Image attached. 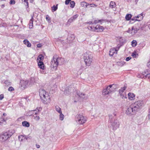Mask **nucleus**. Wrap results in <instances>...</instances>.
Listing matches in <instances>:
<instances>
[{"label": "nucleus", "instance_id": "obj_1", "mask_svg": "<svg viewBox=\"0 0 150 150\" xmlns=\"http://www.w3.org/2000/svg\"><path fill=\"white\" fill-rule=\"evenodd\" d=\"M144 105L143 100H139L132 103L128 108L126 113L128 115H134L140 110Z\"/></svg>", "mask_w": 150, "mask_h": 150}, {"label": "nucleus", "instance_id": "obj_2", "mask_svg": "<svg viewBox=\"0 0 150 150\" xmlns=\"http://www.w3.org/2000/svg\"><path fill=\"white\" fill-rule=\"evenodd\" d=\"M39 94L42 102L44 104H47L51 101V97L48 93L43 89H40L39 90Z\"/></svg>", "mask_w": 150, "mask_h": 150}, {"label": "nucleus", "instance_id": "obj_3", "mask_svg": "<svg viewBox=\"0 0 150 150\" xmlns=\"http://www.w3.org/2000/svg\"><path fill=\"white\" fill-rule=\"evenodd\" d=\"M83 59L86 66L90 65L93 61V55L91 52H86L83 54Z\"/></svg>", "mask_w": 150, "mask_h": 150}, {"label": "nucleus", "instance_id": "obj_4", "mask_svg": "<svg viewBox=\"0 0 150 150\" xmlns=\"http://www.w3.org/2000/svg\"><path fill=\"white\" fill-rule=\"evenodd\" d=\"M62 60H63V59L59 57L55 59L53 57V59L51 60V67L54 69H56L59 64V65L62 64V62H60V61Z\"/></svg>", "mask_w": 150, "mask_h": 150}, {"label": "nucleus", "instance_id": "obj_5", "mask_svg": "<svg viewBox=\"0 0 150 150\" xmlns=\"http://www.w3.org/2000/svg\"><path fill=\"white\" fill-rule=\"evenodd\" d=\"M13 134L11 132H3L0 134V141L4 142L11 137Z\"/></svg>", "mask_w": 150, "mask_h": 150}, {"label": "nucleus", "instance_id": "obj_6", "mask_svg": "<svg viewBox=\"0 0 150 150\" xmlns=\"http://www.w3.org/2000/svg\"><path fill=\"white\" fill-rule=\"evenodd\" d=\"M75 120L78 124H82L86 122V120L83 115L80 114H78L76 116Z\"/></svg>", "mask_w": 150, "mask_h": 150}, {"label": "nucleus", "instance_id": "obj_7", "mask_svg": "<svg viewBox=\"0 0 150 150\" xmlns=\"http://www.w3.org/2000/svg\"><path fill=\"white\" fill-rule=\"evenodd\" d=\"M110 123L112 127L113 130H115L119 128V124L117 120L114 119V120H111Z\"/></svg>", "mask_w": 150, "mask_h": 150}, {"label": "nucleus", "instance_id": "obj_8", "mask_svg": "<svg viewBox=\"0 0 150 150\" xmlns=\"http://www.w3.org/2000/svg\"><path fill=\"white\" fill-rule=\"evenodd\" d=\"M93 31L96 32H101L104 30V28L100 25H97L96 27H93Z\"/></svg>", "mask_w": 150, "mask_h": 150}, {"label": "nucleus", "instance_id": "obj_9", "mask_svg": "<svg viewBox=\"0 0 150 150\" xmlns=\"http://www.w3.org/2000/svg\"><path fill=\"white\" fill-rule=\"evenodd\" d=\"M112 93L110 88H109V86H107L105 89H104L102 92L103 95L105 96Z\"/></svg>", "mask_w": 150, "mask_h": 150}, {"label": "nucleus", "instance_id": "obj_10", "mask_svg": "<svg viewBox=\"0 0 150 150\" xmlns=\"http://www.w3.org/2000/svg\"><path fill=\"white\" fill-rule=\"evenodd\" d=\"M126 88L127 87L125 86H124L123 87H122L121 89L119 90V94L122 98H123L124 97L126 98L125 97L126 95H124L122 94V93Z\"/></svg>", "mask_w": 150, "mask_h": 150}, {"label": "nucleus", "instance_id": "obj_11", "mask_svg": "<svg viewBox=\"0 0 150 150\" xmlns=\"http://www.w3.org/2000/svg\"><path fill=\"white\" fill-rule=\"evenodd\" d=\"M119 40L120 44H118L117 46V48H118V50H119L120 47L123 45L125 41L122 37L120 38Z\"/></svg>", "mask_w": 150, "mask_h": 150}, {"label": "nucleus", "instance_id": "obj_12", "mask_svg": "<svg viewBox=\"0 0 150 150\" xmlns=\"http://www.w3.org/2000/svg\"><path fill=\"white\" fill-rule=\"evenodd\" d=\"M78 16L79 15L77 14L73 16L72 17L69 19L67 22V23H68L69 22L70 23L72 22L75 20H76Z\"/></svg>", "mask_w": 150, "mask_h": 150}, {"label": "nucleus", "instance_id": "obj_13", "mask_svg": "<svg viewBox=\"0 0 150 150\" xmlns=\"http://www.w3.org/2000/svg\"><path fill=\"white\" fill-rule=\"evenodd\" d=\"M38 66L42 70L45 69V65L43 62L40 61H39L38 62Z\"/></svg>", "mask_w": 150, "mask_h": 150}, {"label": "nucleus", "instance_id": "obj_14", "mask_svg": "<svg viewBox=\"0 0 150 150\" xmlns=\"http://www.w3.org/2000/svg\"><path fill=\"white\" fill-rule=\"evenodd\" d=\"M140 30H142V28L141 27H138V28H136L135 27L132 26V30H134L133 34L137 33Z\"/></svg>", "mask_w": 150, "mask_h": 150}, {"label": "nucleus", "instance_id": "obj_15", "mask_svg": "<svg viewBox=\"0 0 150 150\" xmlns=\"http://www.w3.org/2000/svg\"><path fill=\"white\" fill-rule=\"evenodd\" d=\"M28 83L27 81L21 80L20 82V85L23 88H25Z\"/></svg>", "mask_w": 150, "mask_h": 150}, {"label": "nucleus", "instance_id": "obj_16", "mask_svg": "<svg viewBox=\"0 0 150 150\" xmlns=\"http://www.w3.org/2000/svg\"><path fill=\"white\" fill-rule=\"evenodd\" d=\"M80 4L81 6L83 7L84 8H89V4L86 2L85 1H82L80 2Z\"/></svg>", "mask_w": 150, "mask_h": 150}, {"label": "nucleus", "instance_id": "obj_17", "mask_svg": "<svg viewBox=\"0 0 150 150\" xmlns=\"http://www.w3.org/2000/svg\"><path fill=\"white\" fill-rule=\"evenodd\" d=\"M76 93L78 96L81 98L82 99L85 98V94L84 93L81 92L79 91H77Z\"/></svg>", "mask_w": 150, "mask_h": 150}, {"label": "nucleus", "instance_id": "obj_18", "mask_svg": "<svg viewBox=\"0 0 150 150\" xmlns=\"http://www.w3.org/2000/svg\"><path fill=\"white\" fill-rule=\"evenodd\" d=\"M136 16L137 18H138V19H136V20H137V21H140L143 19V13H142L138 15L137 16Z\"/></svg>", "mask_w": 150, "mask_h": 150}, {"label": "nucleus", "instance_id": "obj_19", "mask_svg": "<svg viewBox=\"0 0 150 150\" xmlns=\"http://www.w3.org/2000/svg\"><path fill=\"white\" fill-rule=\"evenodd\" d=\"M31 18L30 21L29 23V27L30 28H32L33 26V16H31Z\"/></svg>", "mask_w": 150, "mask_h": 150}, {"label": "nucleus", "instance_id": "obj_20", "mask_svg": "<svg viewBox=\"0 0 150 150\" xmlns=\"http://www.w3.org/2000/svg\"><path fill=\"white\" fill-rule=\"evenodd\" d=\"M118 50V48H117V47H116L115 50L113 49H110V51L109 55L111 56H112L115 51H117Z\"/></svg>", "mask_w": 150, "mask_h": 150}, {"label": "nucleus", "instance_id": "obj_21", "mask_svg": "<svg viewBox=\"0 0 150 150\" xmlns=\"http://www.w3.org/2000/svg\"><path fill=\"white\" fill-rule=\"evenodd\" d=\"M128 96L129 99L130 100H132L134 99L135 95L133 93H129Z\"/></svg>", "mask_w": 150, "mask_h": 150}, {"label": "nucleus", "instance_id": "obj_22", "mask_svg": "<svg viewBox=\"0 0 150 150\" xmlns=\"http://www.w3.org/2000/svg\"><path fill=\"white\" fill-rule=\"evenodd\" d=\"M18 139L20 141L22 142L24 140H27V138L25 136H23L21 135L18 136Z\"/></svg>", "mask_w": 150, "mask_h": 150}, {"label": "nucleus", "instance_id": "obj_23", "mask_svg": "<svg viewBox=\"0 0 150 150\" xmlns=\"http://www.w3.org/2000/svg\"><path fill=\"white\" fill-rule=\"evenodd\" d=\"M23 43L27 45V47H31V45L28 40L25 39L23 41Z\"/></svg>", "mask_w": 150, "mask_h": 150}, {"label": "nucleus", "instance_id": "obj_24", "mask_svg": "<svg viewBox=\"0 0 150 150\" xmlns=\"http://www.w3.org/2000/svg\"><path fill=\"white\" fill-rule=\"evenodd\" d=\"M22 125L24 127H29L30 126V123L26 121H24L22 122Z\"/></svg>", "mask_w": 150, "mask_h": 150}, {"label": "nucleus", "instance_id": "obj_25", "mask_svg": "<svg viewBox=\"0 0 150 150\" xmlns=\"http://www.w3.org/2000/svg\"><path fill=\"white\" fill-rule=\"evenodd\" d=\"M116 6L115 3L113 1H111L110 2L109 6L110 7L112 8H115Z\"/></svg>", "mask_w": 150, "mask_h": 150}, {"label": "nucleus", "instance_id": "obj_26", "mask_svg": "<svg viewBox=\"0 0 150 150\" xmlns=\"http://www.w3.org/2000/svg\"><path fill=\"white\" fill-rule=\"evenodd\" d=\"M74 39V35H71V36H68L67 38V40L70 41H72Z\"/></svg>", "mask_w": 150, "mask_h": 150}, {"label": "nucleus", "instance_id": "obj_27", "mask_svg": "<svg viewBox=\"0 0 150 150\" xmlns=\"http://www.w3.org/2000/svg\"><path fill=\"white\" fill-rule=\"evenodd\" d=\"M132 15L131 14H127L125 16V19L127 21L129 20L131 18Z\"/></svg>", "mask_w": 150, "mask_h": 150}, {"label": "nucleus", "instance_id": "obj_28", "mask_svg": "<svg viewBox=\"0 0 150 150\" xmlns=\"http://www.w3.org/2000/svg\"><path fill=\"white\" fill-rule=\"evenodd\" d=\"M43 59V56L42 54H40L38 56L37 60H40L39 61H42Z\"/></svg>", "mask_w": 150, "mask_h": 150}, {"label": "nucleus", "instance_id": "obj_29", "mask_svg": "<svg viewBox=\"0 0 150 150\" xmlns=\"http://www.w3.org/2000/svg\"><path fill=\"white\" fill-rule=\"evenodd\" d=\"M58 4L56 5L55 6V5H54L52 7V12H54L55 11H56L58 7H57Z\"/></svg>", "mask_w": 150, "mask_h": 150}, {"label": "nucleus", "instance_id": "obj_30", "mask_svg": "<svg viewBox=\"0 0 150 150\" xmlns=\"http://www.w3.org/2000/svg\"><path fill=\"white\" fill-rule=\"evenodd\" d=\"M55 109L59 113H61V108L58 106H55Z\"/></svg>", "mask_w": 150, "mask_h": 150}, {"label": "nucleus", "instance_id": "obj_31", "mask_svg": "<svg viewBox=\"0 0 150 150\" xmlns=\"http://www.w3.org/2000/svg\"><path fill=\"white\" fill-rule=\"evenodd\" d=\"M37 115H33V117L35 120L38 121L40 120V117L39 116H37Z\"/></svg>", "mask_w": 150, "mask_h": 150}, {"label": "nucleus", "instance_id": "obj_32", "mask_svg": "<svg viewBox=\"0 0 150 150\" xmlns=\"http://www.w3.org/2000/svg\"><path fill=\"white\" fill-rule=\"evenodd\" d=\"M28 0H26L25 2H24V4L25 5L26 8L27 9V11H28L29 10H28L29 9H27V8H28L29 6H28Z\"/></svg>", "mask_w": 150, "mask_h": 150}, {"label": "nucleus", "instance_id": "obj_33", "mask_svg": "<svg viewBox=\"0 0 150 150\" xmlns=\"http://www.w3.org/2000/svg\"><path fill=\"white\" fill-rule=\"evenodd\" d=\"M137 42L136 40H134L132 42V45L133 47H135L137 45Z\"/></svg>", "mask_w": 150, "mask_h": 150}, {"label": "nucleus", "instance_id": "obj_34", "mask_svg": "<svg viewBox=\"0 0 150 150\" xmlns=\"http://www.w3.org/2000/svg\"><path fill=\"white\" fill-rule=\"evenodd\" d=\"M75 2L74 1H71L70 4V7L71 8H73L74 7L75 5Z\"/></svg>", "mask_w": 150, "mask_h": 150}, {"label": "nucleus", "instance_id": "obj_35", "mask_svg": "<svg viewBox=\"0 0 150 150\" xmlns=\"http://www.w3.org/2000/svg\"><path fill=\"white\" fill-rule=\"evenodd\" d=\"M104 21H105V20L103 19H101L100 20H95L94 23L95 24H96Z\"/></svg>", "mask_w": 150, "mask_h": 150}, {"label": "nucleus", "instance_id": "obj_36", "mask_svg": "<svg viewBox=\"0 0 150 150\" xmlns=\"http://www.w3.org/2000/svg\"><path fill=\"white\" fill-rule=\"evenodd\" d=\"M40 111V110H38V111H37V110H32L31 112H33V114L34 113V115H38L39 114V112Z\"/></svg>", "mask_w": 150, "mask_h": 150}, {"label": "nucleus", "instance_id": "obj_37", "mask_svg": "<svg viewBox=\"0 0 150 150\" xmlns=\"http://www.w3.org/2000/svg\"><path fill=\"white\" fill-rule=\"evenodd\" d=\"M59 113V119L61 120H63L64 118V115L62 114V112Z\"/></svg>", "mask_w": 150, "mask_h": 150}, {"label": "nucleus", "instance_id": "obj_38", "mask_svg": "<svg viewBox=\"0 0 150 150\" xmlns=\"http://www.w3.org/2000/svg\"><path fill=\"white\" fill-rule=\"evenodd\" d=\"M112 86V88H114L115 91H116V89L118 88V85L116 84H113L112 85H110Z\"/></svg>", "mask_w": 150, "mask_h": 150}, {"label": "nucleus", "instance_id": "obj_39", "mask_svg": "<svg viewBox=\"0 0 150 150\" xmlns=\"http://www.w3.org/2000/svg\"><path fill=\"white\" fill-rule=\"evenodd\" d=\"M70 92L69 89V88H67L64 91V93H66L67 95L69 94Z\"/></svg>", "mask_w": 150, "mask_h": 150}, {"label": "nucleus", "instance_id": "obj_40", "mask_svg": "<svg viewBox=\"0 0 150 150\" xmlns=\"http://www.w3.org/2000/svg\"><path fill=\"white\" fill-rule=\"evenodd\" d=\"M4 83L7 85V86H9L11 85V83L8 80H7L4 81Z\"/></svg>", "mask_w": 150, "mask_h": 150}, {"label": "nucleus", "instance_id": "obj_41", "mask_svg": "<svg viewBox=\"0 0 150 150\" xmlns=\"http://www.w3.org/2000/svg\"><path fill=\"white\" fill-rule=\"evenodd\" d=\"M117 64L119 66H122L125 63L124 62L121 61L117 62Z\"/></svg>", "mask_w": 150, "mask_h": 150}, {"label": "nucleus", "instance_id": "obj_42", "mask_svg": "<svg viewBox=\"0 0 150 150\" xmlns=\"http://www.w3.org/2000/svg\"><path fill=\"white\" fill-rule=\"evenodd\" d=\"M46 20L49 22H51V18L48 15L46 16Z\"/></svg>", "mask_w": 150, "mask_h": 150}, {"label": "nucleus", "instance_id": "obj_43", "mask_svg": "<svg viewBox=\"0 0 150 150\" xmlns=\"http://www.w3.org/2000/svg\"><path fill=\"white\" fill-rule=\"evenodd\" d=\"M109 88H110L111 91L112 93L114 92L115 91V90H114V88H112V86L111 85H110L109 86Z\"/></svg>", "mask_w": 150, "mask_h": 150}, {"label": "nucleus", "instance_id": "obj_44", "mask_svg": "<svg viewBox=\"0 0 150 150\" xmlns=\"http://www.w3.org/2000/svg\"><path fill=\"white\" fill-rule=\"evenodd\" d=\"M30 82L31 83H33L35 82V80L34 78L31 77L30 80Z\"/></svg>", "mask_w": 150, "mask_h": 150}, {"label": "nucleus", "instance_id": "obj_45", "mask_svg": "<svg viewBox=\"0 0 150 150\" xmlns=\"http://www.w3.org/2000/svg\"><path fill=\"white\" fill-rule=\"evenodd\" d=\"M5 121L4 119L2 117H0V123H3Z\"/></svg>", "mask_w": 150, "mask_h": 150}, {"label": "nucleus", "instance_id": "obj_46", "mask_svg": "<svg viewBox=\"0 0 150 150\" xmlns=\"http://www.w3.org/2000/svg\"><path fill=\"white\" fill-rule=\"evenodd\" d=\"M145 76V74H143V75L142 74H139L138 75V77L139 78H144Z\"/></svg>", "mask_w": 150, "mask_h": 150}, {"label": "nucleus", "instance_id": "obj_47", "mask_svg": "<svg viewBox=\"0 0 150 150\" xmlns=\"http://www.w3.org/2000/svg\"><path fill=\"white\" fill-rule=\"evenodd\" d=\"M137 54V52L135 51H134L132 54V56L133 57L135 58L136 57V55Z\"/></svg>", "mask_w": 150, "mask_h": 150}, {"label": "nucleus", "instance_id": "obj_48", "mask_svg": "<svg viewBox=\"0 0 150 150\" xmlns=\"http://www.w3.org/2000/svg\"><path fill=\"white\" fill-rule=\"evenodd\" d=\"M9 3L10 5L14 4L15 3V1L14 0H10Z\"/></svg>", "mask_w": 150, "mask_h": 150}, {"label": "nucleus", "instance_id": "obj_49", "mask_svg": "<svg viewBox=\"0 0 150 150\" xmlns=\"http://www.w3.org/2000/svg\"><path fill=\"white\" fill-rule=\"evenodd\" d=\"M89 5L90 6H89L88 8H90V7H96L97 6V5H96L94 4H89Z\"/></svg>", "mask_w": 150, "mask_h": 150}, {"label": "nucleus", "instance_id": "obj_50", "mask_svg": "<svg viewBox=\"0 0 150 150\" xmlns=\"http://www.w3.org/2000/svg\"><path fill=\"white\" fill-rule=\"evenodd\" d=\"M109 121L110 122L111 120H113L112 115H109Z\"/></svg>", "mask_w": 150, "mask_h": 150}, {"label": "nucleus", "instance_id": "obj_51", "mask_svg": "<svg viewBox=\"0 0 150 150\" xmlns=\"http://www.w3.org/2000/svg\"><path fill=\"white\" fill-rule=\"evenodd\" d=\"M14 88L12 87H10L8 88V90L10 91H14Z\"/></svg>", "mask_w": 150, "mask_h": 150}, {"label": "nucleus", "instance_id": "obj_52", "mask_svg": "<svg viewBox=\"0 0 150 150\" xmlns=\"http://www.w3.org/2000/svg\"><path fill=\"white\" fill-rule=\"evenodd\" d=\"M71 0H66L65 1V4L66 5H68V4L69 2L71 1Z\"/></svg>", "mask_w": 150, "mask_h": 150}, {"label": "nucleus", "instance_id": "obj_53", "mask_svg": "<svg viewBox=\"0 0 150 150\" xmlns=\"http://www.w3.org/2000/svg\"><path fill=\"white\" fill-rule=\"evenodd\" d=\"M145 77H148L149 79H150V73L146 74V75L145 74Z\"/></svg>", "mask_w": 150, "mask_h": 150}, {"label": "nucleus", "instance_id": "obj_54", "mask_svg": "<svg viewBox=\"0 0 150 150\" xmlns=\"http://www.w3.org/2000/svg\"><path fill=\"white\" fill-rule=\"evenodd\" d=\"M136 18H137L136 17V16H135L133 18H131V20L132 21H134V22H135V21H137V20H136L137 19Z\"/></svg>", "mask_w": 150, "mask_h": 150}, {"label": "nucleus", "instance_id": "obj_55", "mask_svg": "<svg viewBox=\"0 0 150 150\" xmlns=\"http://www.w3.org/2000/svg\"><path fill=\"white\" fill-rule=\"evenodd\" d=\"M131 58H132L131 57H127L126 58L125 60L127 61H128Z\"/></svg>", "mask_w": 150, "mask_h": 150}, {"label": "nucleus", "instance_id": "obj_56", "mask_svg": "<svg viewBox=\"0 0 150 150\" xmlns=\"http://www.w3.org/2000/svg\"><path fill=\"white\" fill-rule=\"evenodd\" d=\"M4 98V95L3 94H1L0 95V100H2Z\"/></svg>", "mask_w": 150, "mask_h": 150}, {"label": "nucleus", "instance_id": "obj_57", "mask_svg": "<svg viewBox=\"0 0 150 150\" xmlns=\"http://www.w3.org/2000/svg\"><path fill=\"white\" fill-rule=\"evenodd\" d=\"M37 47L40 48L41 47L42 45H41V44H39L37 45Z\"/></svg>", "mask_w": 150, "mask_h": 150}, {"label": "nucleus", "instance_id": "obj_58", "mask_svg": "<svg viewBox=\"0 0 150 150\" xmlns=\"http://www.w3.org/2000/svg\"><path fill=\"white\" fill-rule=\"evenodd\" d=\"M147 65L148 67H150V60L147 63Z\"/></svg>", "mask_w": 150, "mask_h": 150}, {"label": "nucleus", "instance_id": "obj_59", "mask_svg": "<svg viewBox=\"0 0 150 150\" xmlns=\"http://www.w3.org/2000/svg\"><path fill=\"white\" fill-rule=\"evenodd\" d=\"M42 108L41 107H39V108H37L36 109V110H37V111H38V110H40V111L42 110Z\"/></svg>", "mask_w": 150, "mask_h": 150}, {"label": "nucleus", "instance_id": "obj_60", "mask_svg": "<svg viewBox=\"0 0 150 150\" xmlns=\"http://www.w3.org/2000/svg\"><path fill=\"white\" fill-rule=\"evenodd\" d=\"M131 31H132V30H131L130 28H129L128 30L127 31V32L128 33H130Z\"/></svg>", "mask_w": 150, "mask_h": 150}, {"label": "nucleus", "instance_id": "obj_61", "mask_svg": "<svg viewBox=\"0 0 150 150\" xmlns=\"http://www.w3.org/2000/svg\"><path fill=\"white\" fill-rule=\"evenodd\" d=\"M144 73L145 74H146H146L149 73L147 70L146 71H145L144 72Z\"/></svg>", "mask_w": 150, "mask_h": 150}, {"label": "nucleus", "instance_id": "obj_62", "mask_svg": "<svg viewBox=\"0 0 150 150\" xmlns=\"http://www.w3.org/2000/svg\"><path fill=\"white\" fill-rule=\"evenodd\" d=\"M37 145V148H39L40 147V146L39 145Z\"/></svg>", "mask_w": 150, "mask_h": 150}, {"label": "nucleus", "instance_id": "obj_63", "mask_svg": "<svg viewBox=\"0 0 150 150\" xmlns=\"http://www.w3.org/2000/svg\"><path fill=\"white\" fill-rule=\"evenodd\" d=\"M113 114L115 116H116L117 115V113L116 112H115L113 113Z\"/></svg>", "mask_w": 150, "mask_h": 150}, {"label": "nucleus", "instance_id": "obj_64", "mask_svg": "<svg viewBox=\"0 0 150 150\" xmlns=\"http://www.w3.org/2000/svg\"><path fill=\"white\" fill-rule=\"evenodd\" d=\"M6 115H7V114L6 113H4L3 114V115L4 116H6Z\"/></svg>", "mask_w": 150, "mask_h": 150}]
</instances>
